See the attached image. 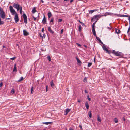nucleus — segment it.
I'll use <instances>...</instances> for the list:
<instances>
[{
	"mask_svg": "<svg viewBox=\"0 0 130 130\" xmlns=\"http://www.w3.org/2000/svg\"><path fill=\"white\" fill-rule=\"evenodd\" d=\"M53 21H54V19H53V18H51V20H50V23H51V22L53 23Z\"/></svg>",
	"mask_w": 130,
	"mask_h": 130,
	"instance_id": "nucleus-36",
	"label": "nucleus"
},
{
	"mask_svg": "<svg viewBox=\"0 0 130 130\" xmlns=\"http://www.w3.org/2000/svg\"><path fill=\"white\" fill-rule=\"evenodd\" d=\"M2 85H3V83H2V82H1L0 83V87L2 86Z\"/></svg>",
	"mask_w": 130,
	"mask_h": 130,
	"instance_id": "nucleus-50",
	"label": "nucleus"
},
{
	"mask_svg": "<svg viewBox=\"0 0 130 130\" xmlns=\"http://www.w3.org/2000/svg\"><path fill=\"white\" fill-rule=\"evenodd\" d=\"M20 13L21 14H22V8L21 6L20 7Z\"/></svg>",
	"mask_w": 130,
	"mask_h": 130,
	"instance_id": "nucleus-23",
	"label": "nucleus"
},
{
	"mask_svg": "<svg viewBox=\"0 0 130 130\" xmlns=\"http://www.w3.org/2000/svg\"><path fill=\"white\" fill-rule=\"evenodd\" d=\"M118 16L120 17H128V18L130 16L128 15H122L119 14V15H118Z\"/></svg>",
	"mask_w": 130,
	"mask_h": 130,
	"instance_id": "nucleus-15",
	"label": "nucleus"
},
{
	"mask_svg": "<svg viewBox=\"0 0 130 130\" xmlns=\"http://www.w3.org/2000/svg\"><path fill=\"white\" fill-rule=\"evenodd\" d=\"M45 34H44L43 35V36L42 37V38H45Z\"/></svg>",
	"mask_w": 130,
	"mask_h": 130,
	"instance_id": "nucleus-42",
	"label": "nucleus"
},
{
	"mask_svg": "<svg viewBox=\"0 0 130 130\" xmlns=\"http://www.w3.org/2000/svg\"><path fill=\"white\" fill-rule=\"evenodd\" d=\"M47 58L49 61H51V58L49 56H47Z\"/></svg>",
	"mask_w": 130,
	"mask_h": 130,
	"instance_id": "nucleus-31",
	"label": "nucleus"
},
{
	"mask_svg": "<svg viewBox=\"0 0 130 130\" xmlns=\"http://www.w3.org/2000/svg\"><path fill=\"white\" fill-rule=\"evenodd\" d=\"M37 11L36 10L35 8V7L33 8L32 12L33 13H34L35 12H36Z\"/></svg>",
	"mask_w": 130,
	"mask_h": 130,
	"instance_id": "nucleus-17",
	"label": "nucleus"
},
{
	"mask_svg": "<svg viewBox=\"0 0 130 130\" xmlns=\"http://www.w3.org/2000/svg\"><path fill=\"white\" fill-rule=\"evenodd\" d=\"M3 48L4 49V50H6L7 48L4 45L3 46Z\"/></svg>",
	"mask_w": 130,
	"mask_h": 130,
	"instance_id": "nucleus-32",
	"label": "nucleus"
},
{
	"mask_svg": "<svg viewBox=\"0 0 130 130\" xmlns=\"http://www.w3.org/2000/svg\"><path fill=\"white\" fill-rule=\"evenodd\" d=\"M48 90V87L47 85L46 86V91L47 92Z\"/></svg>",
	"mask_w": 130,
	"mask_h": 130,
	"instance_id": "nucleus-34",
	"label": "nucleus"
},
{
	"mask_svg": "<svg viewBox=\"0 0 130 130\" xmlns=\"http://www.w3.org/2000/svg\"><path fill=\"white\" fill-rule=\"evenodd\" d=\"M80 23L83 26H84L86 27V26H85V25L84 23H83V22H82L81 23Z\"/></svg>",
	"mask_w": 130,
	"mask_h": 130,
	"instance_id": "nucleus-41",
	"label": "nucleus"
},
{
	"mask_svg": "<svg viewBox=\"0 0 130 130\" xmlns=\"http://www.w3.org/2000/svg\"><path fill=\"white\" fill-rule=\"evenodd\" d=\"M44 31V28H43L42 29L41 31L42 32H43Z\"/></svg>",
	"mask_w": 130,
	"mask_h": 130,
	"instance_id": "nucleus-52",
	"label": "nucleus"
},
{
	"mask_svg": "<svg viewBox=\"0 0 130 130\" xmlns=\"http://www.w3.org/2000/svg\"><path fill=\"white\" fill-rule=\"evenodd\" d=\"M98 121L99 122H101V119L99 117V116H98Z\"/></svg>",
	"mask_w": 130,
	"mask_h": 130,
	"instance_id": "nucleus-33",
	"label": "nucleus"
},
{
	"mask_svg": "<svg viewBox=\"0 0 130 130\" xmlns=\"http://www.w3.org/2000/svg\"><path fill=\"white\" fill-rule=\"evenodd\" d=\"M73 1V0H70V3L72 2Z\"/></svg>",
	"mask_w": 130,
	"mask_h": 130,
	"instance_id": "nucleus-58",
	"label": "nucleus"
},
{
	"mask_svg": "<svg viewBox=\"0 0 130 130\" xmlns=\"http://www.w3.org/2000/svg\"><path fill=\"white\" fill-rule=\"evenodd\" d=\"M114 121L116 123H117L118 122V120L116 118H115Z\"/></svg>",
	"mask_w": 130,
	"mask_h": 130,
	"instance_id": "nucleus-28",
	"label": "nucleus"
},
{
	"mask_svg": "<svg viewBox=\"0 0 130 130\" xmlns=\"http://www.w3.org/2000/svg\"><path fill=\"white\" fill-rule=\"evenodd\" d=\"M16 64H15L14 66V69L13 71H15L17 70V69L16 68Z\"/></svg>",
	"mask_w": 130,
	"mask_h": 130,
	"instance_id": "nucleus-25",
	"label": "nucleus"
},
{
	"mask_svg": "<svg viewBox=\"0 0 130 130\" xmlns=\"http://www.w3.org/2000/svg\"><path fill=\"white\" fill-rule=\"evenodd\" d=\"M76 59L78 63V65H81V63H82V62H81V61L77 58H76Z\"/></svg>",
	"mask_w": 130,
	"mask_h": 130,
	"instance_id": "nucleus-7",
	"label": "nucleus"
},
{
	"mask_svg": "<svg viewBox=\"0 0 130 130\" xmlns=\"http://www.w3.org/2000/svg\"><path fill=\"white\" fill-rule=\"evenodd\" d=\"M51 123H52V122H43V124H45L46 125H48L49 124H50Z\"/></svg>",
	"mask_w": 130,
	"mask_h": 130,
	"instance_id": "nucleus-22",
	"label": "nucleus"
},
{
	"mask_svg": "<svg viewBox=\"0 0 130 130\" xmlns=\"http://www.w3.org/2000/svg\"><path fill=\"white\" fill-rule=\"evenodd\" d=\"M94 62H95V58H94Z\"/></svg>",
	"mask_w": 130,
	"mask_h": 130,
	"instance_id": "nucleus-63",
	"label": "nucleus"
},
{
	"mask_svg": "<svg viewBox=\"0 0 130 130\" xmlns=\"http://www.w3.org/2000/svg\"><path fill=\"white\" fill-rule=\"evenodd\" d=\"M123 120L124 121H125V118L124 117H123Z\"/></svg>",
	"mask_w": 130,
	"mask_h": 130,
	"instance_id": "nucleus-55",
	"label": "nucleus"
},
{
	"mask_svg": "<svg viewBox=\"0 0 130 130\" xmlns=\"http://www.w3.org/2000/svg\"><path fill=\"white\" fill-rule=\"evenodd\" d=\"M92 32L93 34V35L94 36H96V32H95V29H94V28L92 29Z\"/></svg>",
	"mask_w": 130,
	"mask_h": 130,
	"instance_id": "nucleus-13",
	"label": "nucleus"
},
{
	"mask_svg": "<svg viewBox=\"0 0 130 130\" xmlns=\"http://www.w3.org/2000/svg\"><path fill=\"white\" fill-rule=\"evenodd\" d=\"M87 98L88 99V100L89 101H90L91 100V99L89 98V95H88L87 96Z\"/></svg>",
	"mask_w": 130,
	"mask_h": 130,
	"instance_id": "nucleus-40",
	"label": "nucleus"
},
{
	"mask_svg": "<svg viewBox=\"0 0 130 130\" xmlns=\"http://www.w3.org/2000/svg\"><path fill=\"white\" fill-rule=\"evenodd\" d=\"M41 1L42 3H43L44 2V1L43 0H41Z\"/></svg>",
	"mask_w": 130,
	"mask_h": 130,
	"instance_id": "nucleus-61",
	"label": "nucleus"
},
{
	"mask_svg": "<svg viewBox=\"0 0 130 130\" xmlns=\"http://www.w3.org/2000/svg\"><path fill=\"white\" fill-rule=\"evenodd\" d=\"M98 17H100L99 15H96L94 16V19H96Z\"/></svg>",
	"mask_w": 130,
	"mask_h": 130,
	"instance_id": "nucleus-37",
	"label": "nucleus"
},
{
	"mask_svg": "<svg viewBox=\"0 0 130 130\" xmlns=\"http://www.w3.org/2000/svg\"><path fill=\"white\" fill-rule=\"evenodd\" d=\"M92 64V63L89 62L88 63V67H90V66Z\"/></svg>",
	"mask_w": 130,
	"mask_h": 130,
	"instance_id": "nucleus-30",
	"label": "nucleus"
},
{
	"mask_svg": "<svg viewBox=\"0 0 130 130\" xmlns=\"http://www.w3.org/2000/svg\"><path fill=\"white\" fill-rule=\"evenodd\" d=\"M112 53L116 56H120L122 57L123 56V53L122 52H120L118 51H116L115 50H112L111 51Z\"/></svg>",
	"mask_w": 130,
	"mask_h": 130,
	"instance_id": "nucleus-2",
	"label": "nucleus"
},
{
	"mask_svg": "<svg viewBox=\"0 0 130 130\" xmlns=\"http://www.w3.org/2000/svg\"><path fill=\"white\" fill-rule=\"evenodd\" d=\"M33 87L32 86L31 89V91L32 94H33Z\"/></svg>",
	"mask_w": 130,
	"mask_h": 130,
	"instance_id": "nucleus-29",
	"label": "nucleus"
},
{
	"mask_svg": "<svg viewBox=\"0 0 130 130\" xmlns=\"http://www.w3.org/2000/svg\"><path fill=\"white\" fill-rule=\"evenodd\" d=\"M42 23L44 24H45L46 23V19L44 15L43 19L42 21Z\"/></svg>",
	"mask_w": 130,
	"mask_h": 130,
	"instance_id": "nucleus-6",
	"label": "nucleus"
},
{
	"mask_svg": "<svg viewBox=\"0 0 130 130\" xmlns=\"http://www.w3.org/2000/svg\"><path fill=\"white\" fill-rule=\"evenodd\" d=\"M23 33L24 35L25 36H27L29 34V33L25 30H23Z\"/></svg>",
	"mask_w": 130,
	"mask_h": 130,
	"instance_id": "nucleus-8",
	"label": "nucleus"
},
{
	"mask_svg": "<svg viewBox=\"0 0 130 130\" xmlns=\"http://www.w3.org/2000/svg\"><path fill=\"white\" fill-rule=\"evenodd\" d=\"M32 17L34 19V21H36V18L37 17H35L34 16H32Z\"/></svg>",
	"mask_w": 130,
	"mask_h": 130,
	"instance_id": "nucleus-38",
	"label": "nucleus"
},
{
	"mask_svg": "<svg viewBox=\"0 0 130 130\" xmlns=\"http://www.w3.org/2000/svg\"><path fill=\"white\" fill-rule=\"evenodd\" d=\"M94 12L93 10H91L90 11V12H91V13H92Z\"/></svg>",
	"mask_w": 130,
	"mask_h": 130,
	"instance_id": "nucleus-51",
	"label": "nucleus"
},
{
	"mask_svg": "<svg viewBox=\"0 0 130 130\" xmlns=\"http://www.w3.org/2000/svg\"><path fill=\"white\" fill-rule=\"evenodd\" d=\"M115 32L117 34H119L120 33L121 31L119 30L116 28L115 29Z\"/></svg>",
	"mask_w": 130,
	"mask_h": 130,
	"instance_id": "nucleus-12",
	"label": "nucleus"
},
{
	"mask_svg": "<svg viewBox=\"0 0 130 130\" xmlns=\"http://www.w3.org/2000/svg\"><path fill=\"white\" fill-rule=\"evenodd\" d=\"M24 79V78L23 77H21L20 78V79L18 80V82H20L21 81L23 80Z\"/></svg>",
	"mask_w": 130,
	"mask_h": 130,
	"instance_id": "nucleus-26",
	"label": "nucleus"
},
{
	"mask_svg": "<svg viewBox=\"0 0 130 130\" xmlns=\"http://www.w3.org/2000/svg\"><path fill=\"white\" fill-rule=\"evenodd\" d=\"M84 91L85 93H88V91L86 89Z\"/></svg>",
	"mask_w": 130,
	"mask_h": 130,
	"instance_id": "nucleus-49",
	"label": "nucleus"
},
{
	"mask_svg": "<svg viewBox=\"0 0 130 130\" xmlns=\"http://www.w3.org/2000/svg\"><path fill=\"white\" fill-rule=\"evenodd\" d=\"M82 30V27L81 25H79L78 27V31L79 32H81Z\"/></svg>",
	"mask_w": 130,
	"mask_h": 130,
	"instance_id": "nucleus-21",
	"label": "nucleus"
},
{
	"mask_svg": "<svg viewBox=\"0 0 130 130\" xmlns=\"http://www.w3.org/2000/svg\"><path fill=\"white\" fill-rule=\"evenodd\" d=\"M84 46L86 48H87V46L86 45H84Z\"/></svg>",
	"mask_w": 130,
	"mask_h": 130,
	"instance_id": "nucleus-57",
	"label": "nucleus"
},
{
	"mask_svg": "<svg viewBox=\"0 0 130 130\" xmlns=\"http://www.w3.org/2000/svg\"><path fill=\"white\" fill-rule=\"evenodd\" d=\"M11 91H12V93L13 94L14 93V90H13V89Z\"/></svg>",
	"mask_w": 130,
	"mask_h": 130,
	"instance_id": "nucleus-45",
	"label": "nucleus"
},
{
	"mask_svg": "<svg viewBox=\"0 0 130 130\" xmlns=\"http://www.w3.org/2000/svg\"><path fill=\"white\" fill-rule=\"evenodd\" d=\"M85 106L87 109H88L89 108V104L87 102H86L85 103Z\"/></svg>",
	"mask_w": 130,
	"mask_h": 130,
	"instance_id": "nucleus-11",
	"label": "nucleus"
},
{
	"mask_svg": "<svg viewBox=\"0 0 130 130\" xmlns=\"http://www.w3.org/2000/svg\"><path fill=\"white\" fill-rule=\"evenodd\" d=\"M77 101L79 102H81V101L80 100H78Z\"/></svg>",
	"mask_w": 130,
	"mask_h": 130,
	"instance_id": "nucleus-54",
	"label": "nucleus"
},
{
	"mask_svg": "<svg viewBox=\"0 0 130 130\" xmlns=\"http://www.w3.org/2000/svg\"><path fill=\"white\" fill-rule=\"evenodd\" d=\"M63 29H61V34H62L63 32Z\"/></svg>",
	"mask_w": 130,
	"mask_h": 130,
	"instance_id": "nucleus-47",
	"label": "nucleus"
},
{
	"mask_svg": "<svg viewBox=\"0 0 130 130\" xmlns=\"http://www.w3.org/2000/svg\"><path fill=\"white\" fill-rule=\"evenodd\" d=\"M40 37H42V35L41 34V33H40L39 34Z\"/></svg>",
	"mask_w": 130,
	"mask_h": 130,
	"instance_id": "nucleus-56",
	"label": "nucleus"
},
{
	"mask_svg": "<svg viewBox=\"0 0 130 130\" xmlns=\"http://www.w3.org/2000/svg\"><path fill=\"white\" fill-rule=\"evenodd\" d=\"M109 15V13L106 12L105 13V15H104L105 16H106V15Z\"/></svg>",
	"mask_w": 130,
	"mask_h": 130,
	"instance_id": "nucleus-46",
	"label": "nucleus"
},
{
	"mask_svg": "<svg viewBox=\"0 0 130 130\" xmlns=\"http://www.w3.org/2000/svg\"><path fill=\"white\" fill-rule=\"evenodd\" d=\"M16 58V57H13L10 58V59L12 60H15Z\"/></svg>",
	"mask_w": 130,
	"mask_h": 130,
	"instance_id": "nucleus-35",
	"label": "nucleus"
},
{
	"mask_svg": "<svg viewBox=\"0 0 130 130\" xmlns=\"http://www.w3.org/2000/svg\"><path fill=\"white\" fill-rule=\"evenodd\" d=\"M102 48H103V49L104 50H105V51H106L108 49L106 48V46H105L104 45H103V46H102Z\"/></svg>",
	"mask_w": 130,
	"mask_h": 130,
	"instance_id": "nucleus-18",
	"label": "nucleus"
},
{
	"mask_svg": "<svg viewBox=\"0 0 130 130\" xmlns=\"http://www.w3.org/2000/svg\"><path fill=\"white\" fill-rule=\"evenodd\" d=\"M112 50L110 51V50H108V49L106 51V53H108V54H110L111 53H112Z\"/></svg>",
	"mask_w": 130,
	"mask_h": 130,
	"instance_id": "nucleus-20",
	"label": "nucleus"
},
{
	"mask_svg": "<svg viewBox=\"0 0 130 130\" xmlns=\"http://www.w3.org/2000/svg\"><path fill=\"white\" fill-rule=\"evenodd\" d=\"M96 38L99 42L101 44H103V42L101 41L100 38L97 36H96Z\"/></svg>",
	"mask_w": 130,
	"mask_h": 130,
	"instance_id": "nucleus-14",
	"label": "nucleus"
},
{
	"mask_svg": "<svg viewBox=\"0 0 130 130\" xmlns=\"http://www.w3.org/2000/svg\"><path fill=\"white\" fill-rule=\"evenodd\" d=\"M47 15L48 18H50L52 16V14L51 12H49L48 13Z\"/></svg>",
	"mask_w": 130,
	"mask_h": 130,
	"instance_id": "nucleus-16",
	"label": "nucleus"
},
{
	"mask_svg": "<svg viewBox=\"0 0 130 130\" xmlns=\"http://www.w3.org/2000/svg\"><path fill=\"white\" fill-rule=\"evenodd\" d=\"M9 9L12 14L13 15L15 14L14 20L15 22L17 23L19 20L18 14L12 6H10Z\"/></svg>",
	"mask_w": 130,
	"mask_h": 130,
	"instance_id": "nucleus-1",
	"label": "nucleus"
},
{
	"mask_svg": "<svg viewBox=\"0 0 130 130\" xmlns=\"http://www.w3.org/2000/svg\"><path fill=\"white\" fill-rule=\"evenodd\" d=\"M52 3H53H53H54V2H52Z\"/></svg>",
	"mask_w": 130,
	"mask_h": 130,
	"instance_id": "nucleus-64",
	"label": "nucleus"
},
{
	"mask_svg": "<svg viewBox=\"0 0 130 130\" xmlns=\"http://www.w3.org/2000/svg\"><path fill=\"white\" fill-rule=\"evenodd\" d=\"M0 17L2 19H4L5 17V14L3 9L0 8Z\"/></svg>",
	"mask_w": 130,
	"mask_h": 130,
	"instance_id": "nucleus-3",
	"label": "nucleus"
},
{
	"mask_svg": "<svg viewBox=\"0 0 130 130\" xmlns=\"http://www.w3.org/2000/svg\"><path fill=\"white\" fill-rule=\"evenodd\" d=\"M88 114L89 117L91 118L92 117V115L91 111H90L89 112Z\"/></svg>",
	"mask_w": 130,
	"mask_h": 130,
	"instance_id": "nucleus-19",
	"label": "nucleus"
},
{
	"mask_svg": "<svg viewBox=\"0 0 130 130\" xmlns=\"http://www.w3.org/2000/svg\"><path fill=\"white\" fill-rule=\"evenodd\" d=\"M51 85L52 87H53L54 86V84L53 81H51L50 82Z\"/></svg>",
	"mask_w": 130,
	"mask_h": 130,
	"instance_id": "nucleus-27",
	"label": "nucleus"
},
{
	"mask_svg": "<svg viewBox=\"0 0 130 130\" xmlns=\"http://www.w3.org/2000/svg\"><path fill=\"white\" fill-rule=\"evenodd\" d=\"M107 28L109 29L110 30L111 29V28L110 27H108Z\"/></svg>",
	"mask_w": 130,
	"mask_h": 130,
	"instance_id": "nucleus-59",
	"label": "nucleus"
},
{
	"mask_svg": "<svg viewBox=\"0 0 130 130\" xmlns=\"http://www.w3.org/2000/svg\"><path fill=\"white\" fill-rule=\"evenodd\" d=\"M13 7L16 8L17 11H18L20 9V5L18 4L14 3L13 5Z\"/></svg>",
	"mask_w": 130,
	"mask_h": 130,
	"instance_id": "nucleus-4",
	"label": "nucleus"
},
{
	"mask_svg": "<svg viewBox=\"0 0 130 130\" xmlns=\"http://www.w3.org/2000/svg\"><path fill=\"white\" fill-rule=\"evenodd\" d=\"M62 19H59L58 20V22H61L62 21Z\"/></svg>",
	"mask_w": 130,
	"mask_h": 130,
	"instance_id": "nucleus-39",
	"label": "nucleus"
},
{
	"mask_svg": "<svg viewBox=\"0 0 130 130\" xmlns=\"http://www.w3.org/2000/svg\"><path fill=\"white\" fill-rule=\"evenodd\" d=\"M69 130H73V129L72 128H70L69 129Z\"/></svg>",
	"mask_w": 130,
	"mask_h": 130,
	"instance_id": "nucleus-60",
	"label": "nucleus"
},
{
	"mask_svg": "<svg viewBox=\"0 0 130 130\" xmlns=\"http://www.w3.org/2000/svg\"><path fill=\"white\" fill-rule=\"evenodd\" d=\"M23 17L24 19V22L25 24H27V17L26 15L24 13L23 15Z\"/></svg>",
	"mask_w": 130,
	"mask_h": 130,
	"instance_id": "nucleus-5",
	"label": "nucleus"
},
{
	"mask_svg": "<svg viewBox=\"0 0 130 130\" xmlns=\"http://www.w3.org/2000/svg\"><path fill=\"white\" fill-rule=\"evenodd\" d=\"M128 19L129 21V23H130V16L129 17V18H128Z\"/></svg>",
	"mask_w": 130,
	"mask_h": 130,
	"instance_id": "nucleus-53",
	"label": "nucleus"
},
{
	"mask_svg": "<svg viewBox=\"0 0 130 130\" xmlns=\"http://www.w3.org/2000/svg\"><path fill=\"white\" fill-rule=\"evenodd\" d=\"M130 31V27H129V28H128V31H127V33H128Z\"/></svg>",
	"mask_w": 130,
	"mask_h": 130,
	"instance_id": "nucleus-44",
	"label": "nucleus"
},
{
	"mask_svg": "<svg viewBox=\"0 0 130 130\" xmlns=\"http://www.w3.org/2000/svg\"><path fill=\"white\" fill-rule=\"evenodd\" d=\"M78 21L80 23H81L82 22L81 21H80L79 20H78Z\"/></svg>",
	"mask_w": 130,
	"mask_h": 130,
	"instance_id": "nucleus-62",
	"label": "nucleus"
},
{
	"mask_svg": "<svg viewBox=\"0 0 130 130\" xmlns=\"http://www.w3.org/2000/svg\"><path fill=\"white\" fill-rule=\"evenodd\" d=\"M76 44L78 46L80 47H81V46L80 44H79L78 43H77Z\"/></svg>",
	"mask_w": 130,
	"mask_h": 130,
	"instance_id": "nucleus-43",
	"label": "nucleus"
},
{
	"mask_svg": "<svg viewBox=\"0 0 130 130\" xmlns=\"http://www.w3.org/2000/svg\"><path fill=\"white\" fill-rule=\"evenodd\" d=\"M70 110V109H69L68 108L65 111V113H64V115H67L68 113L69 112Z\"/></svg>",
	"mask_w": 130,
	"mask_h": 130,
	"instance_id": "nucleus-9",
	"label": "nucleus"
},
{
	"mask_svg": "<svg viewBox=\"0 0 130 130\" xmlns=\"http://www.w3.org/2000/svg\"><path fill=\"white\" fill-rule=\"evenodd\" d=\"M97 21H96L94 23H93V24H92V29H93V28L95 29V28H94L95 24L96 23Z\"/></svg>",
	"mask_w": 130,
	"mask_h": 130,
	"instance_id": "nucleus-24",
	"label": "nucleus"
},
{
	"mask_svg": "<svg viewBox=\"0 0 130 130\" xmlns=\"http://www.w3.org/2000/svg\"><path fill=\"white\" fill-rule=\"evenodd\" d=\"M48 30L50 33L52 34L54 33V32L52 30L50 27H48Z\"/></svg>",
	"mask_w": 130,
	"mask_h": 130,
	"instance_id": "nucleus-10",
	"label": "nucleus"
},
{
	"mask_svg": "<svg viewBox=\"0 0 130 130\" xmlns=\"http://www.w3.org/2000/svg\"><path fill=\"white\" fill-rule=\"evenodd\" d=\"M79 128H80V129H81V130L82 129V126L81 125H80L79 126Z\"/></svg>",
	"mask_w": 130,
	"mask_h": 130,
	"instance_id": "nucleus-48",
	"label": "nucleus"
}]
</instances>
